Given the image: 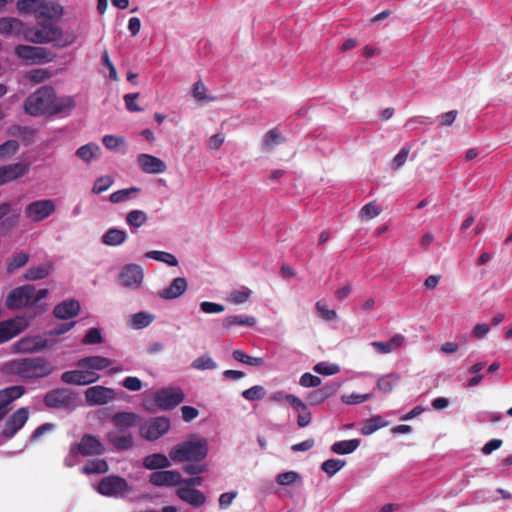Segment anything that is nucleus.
I'll list each match as a JSON object with an SVG mask.
<instances>
[{"label":"nucleus","instance_id":"f257e3e1","mask_svg":"<svg viewBox=\"0 0 512 512\" xmlns=\"http://www.w3.org/2000/svg\"><path fill=\"white\" fill-rule=\"evenodd\" d=\"M72 96L58 97L51 86H42L24 101V111L31 116H54L69 114L75 108Z\"/></svg>","mask_w":512,"mask_h":512},{"label":"nucleus","instance_id":"f03ea898","mask_svg":"<svg viewBox=\"0 0 512 512\" xmlns=\"http://www.w3.org/2000/svg\"><path fill=\"white\" fill-rule=\"evenodd\" d=\"M23 36L29 42L36 44L53 43L58 48L70 46L76 39L75 35L65 34L60 27L51 22L41 24L38 27L26 28Z\"/></svg>","mask_w":512,"mask_h":512},{"label":"nucleus","instance_id":"7ed1b4c3","mask_svg":"<svg viewBox=\"0 0 512 512\" xmlns=\"http://www.w3.org/2000/svg\"><path fill=\"white\" fill-rule=\"evenodd\" d=\"M8 370L23 380H34L49 376L54 370L52 363L42 356L14 359Z\"/></svg>","mask_w":512,"mask_h":512},{"label":"nucleus","instance_id":"20e7f679","mask_svg":"<svg viewBox=\"0 0 512 512\" xmlns=\"http://www.w3.org/2000/svg\"><path fill=\"white\" fill-rule=\"evenodd\" d=\"M208 454V442L204 437L193 436L171 448L169 458L174 462H199Z\"/></svg>","mask_w":512,"mask_h":512},{"label":"nucleus","instance_id":"39448f33","mask_svg":"<svg viewBox=\"0 0 512 512\" xmlns=\"http://www.w3.org/2000/svg\"><path fill=\"white\" fill-rule=\"evenodd\" d=\"M96 490L105 497L122 498L130 494L133 488L123 477L109 475L99 481Z\"/></svg>","mask_w":512,"mask_h":512},{"label":"nucleus","instance_id":"423d86ee","mask_svg":"<svg viewBox=\"0 0 512 512\" xmlns=\"http://www.w3.org/2000/svg\"><path fill=\"white\" fill-rule=\"evenodd\" d=\"M17 57L28 64H45L53 61L56 54L47 48L29 45H17L14 49Z\"/></svg>","mask_w":512,"mask_h":512},{"label":"nucleus","instance_id":"0eeeda50","mask_svg":"<svg viewBox=\"0 0 512 512\" xmlns=\"http://www.w3.org/2000/svg\"><path fill=\"white\" fill-rule=\"evenodd\" d=\"M171 423L165 416L153 417L146 420L140 426V435L148 441H155L165 435L170 429Z\"/></svg>","mask_w":512,"mask_h":512},{"label":"nucleus","instance_id":"6e6552de","mask_svg":"<svg viewBox=\"0 0 512 512\" xmlns=\"http://www.w3.org/2000/svg\"><path fill=\"white\" fill-rule=\"evenodd\" d=\"M76 395L66 388H57L44 396L43 402L50 409H71L75 405Z\"/></svg>","mask_w":512,"mask_h":512},{"label":"nucleus","instance_id":"1a4fd4ad","mask_svg":"<svg viewBox=\"0 0 512 512\" xmlns=\"http://www.w3.org/2000/svg\"><path fill=\"white\" fill-rule=\"evenodd\" d=\"M35 286L26 284L12 289L6 298V306L9 309H20L33 306Z\"/></svg>","mask_w":512,"mask_h":512},{"label":"nucleus","instance_id":"9d476101","mask_svg":"<svg viewBox=\"0 0 512 512\" xmlns=\"http://www.w3.org/2000/svg\"><path fill=\"white\" fill-rule=\"evenodd\" d=\"M48 347V340L42 336H25L12 345V351L16 354H33Z\"/></svg>","mask_w":512,"mask_h":512},{"label":"nucleus","instance_id":"9b49d317","mask_svg":"<svg viewBox=\"0 0 512 512\" xmlns=\"http://www.w3.org/2000/svg\"><path fill=\"white\" fill-rule=\"evenodd\" d=\"M29 419V409L21 407L12 413L5 421L1 435L3 438L12 439Z\"/></svg>","mask_w":512,"mask_h":512},{"label":"nucleus","instance_id":"f8f14e48","mask_svg":"<svg viewBox=\"0 0 512 512\" xmlns=\"http://www.w3.org/2000/svg\"><path fill=\"white\" fill-rule=\"evenodd\" d=\"M184 400V393L180 388H163L154 393V401L157 408L170 410Z\"/></svg>","mask_w":512,"mask_h":512},{"label":"nucleus","instance_id":"ddd939ff","mask_svg":"<svg viewBox=\"0 0 512 512\" xmlns=\"http://www.w3.org/2000/svg\"><path fill=\"white\" fill-rule=\"evenodd\" d=\"M55 210L56 205L53 200L41 199L28 204L25 214L32 222H40L52 215Z\"/></svg>","mask_w":512,"mask_h":512},{"label":"nucleus","instance_id":"4468645a","mask_svg":"<svg viewBox=\"0 0 512 512\" xmlns=\"http://www.w3.org/2000/svg\"><path fill=\"white\" fill-rule=\"evenodd\" d=\"M29 326L24 317H15L0 321V344L6 343L21 334Z\"/></svg>","mask_w":512,"mask_h":512},{"label":"nucleus","instance_id":"2eb2a0df","mask_svg":"<svg viewBox=\"0 0 512 512\" xmlns=\"http://www.w3.org/2000/svg\"><path fill=\"white\" fill-rule=\"evenodd\" d=\"M70 452L73 455L93 456L101 455L104 453V447L95 436L91 434H85L82 436L79 443H75L71 446Z\"/></svg>","mask_w":512,"mask_h":512},{"label":"nucleus","instance_id":"dca6fc26","mask_svg":"<svg viewBox=\"0 0 512 512\" xmlns=\"http://www.w3.org/2000/svg\"><path fill=\"white\" fill-rule=\"evenodd\" d=\"M143 278V269L137 264L125 265L119 274L120 284L128 288H139L143 282Z\"/></svg>","mask_w":512,"mask_h":512},{"label":"nucleus","instance_id":"f3484780","mask_svg":"<svg viewBox=\"0 0 512 512\" xmlns=\"http://www.w3.org/2000/svg\"><path fill=\"white\" fill-rule=\"evenodd\" d=\"M183 478L176 470H161L150 474L149 482L156 487L181 486Z\"/></svg>","mask_w":512,"mask_h":512},{"label":"nucleus","instance_id":"a211bd4d","mask_svg":"<svg viewBox=\"0 0 512 512\" xmlns=\"http://www.w3.org/2000/svg\"><path fill=\"white\" fill-rule=\"evenodd\" d=\"M116 397L112 388L104 386H92L85 391L86 402L90 406L104 405Z\"/></svg>","mask_w":512,"mask_h":512},{"label":"nucleus","instance_id":"6ab92c4d","mask_svg":"<svg viewBox=\"0 0 512 512\" xmlns=\"http://www.w3.org/2000/svg\"><path fill=\"white\" fill-rule=\"evenodd\" d=\"M100 376L89 370H71L62 373L61 380L66 384L88 385L98 381Z\"/></svg>","mask_w":512,"mask_h":512},{"label":"nucleus","instance_id":"aec40b11","mask_svg":"<svg viewBox=\"0 0 512 512\" xmlns=\"http://www.w3.org/2000/svg\"><path fill=\"white\" fill-rule=\"evenodd\" d=\"M25 393V388L20 385L10 386L0 390V421L11 410V403Z\"/></svg>","mask_w":512,"mask_h":512},{"label":"nucleus","instance_id":"412c9836","mask_svg":"<svg viewBox=\"0 0 512 512\" xmlns=\"http://www.w3.org/2000/svg\"><path fill=\"white\" fill-rule=\"evenodd\" d=\"M137 163L141 170L147 174H160L167 170V165L163 160L150 154H139Z\"/></svg>","mask_w":512,"mask_h":512},{"label":"nucleus","instance_id":"4be33fe9","mask_svg":"<svg viewBox=\"0 0 512 512\" xmlns=\"http://www.w3.org/2000/svg\"><path fill=\"white\" fill-rule=\"evenodd\" d=\"M29 171V165L24 163L0 166V185L22 178Z\"/></svg>","mask_w":512,"mask_h":512},{"label":"nucleus","instance_id":"5701e85b","mask_svg":"<svg viewBox=\"0 0 512 512\" xmlns=\"http://www.w3.org/2000/svg\"><path fill=\"white\" fill-rule=\"evenodd\" d=\"M188 283L186 278L177 277L173 279L171 284L158 292V296L165 300H172L180 297L187 290Z\"/></svg>","mask_w":512,"mask_h":512},{"label":"nucleus","instance_id":"b1692460","mask_svg":"<svg viewBox=\"0 0 512 512\" xmlns=\"http://www.w3.org/2000/svg\"><path fill=\"white\" fill-rule=\"evenodd\" d=\"M177 496L193 507H201L206 502L205 494L194 488H179Z\"/></svg>","mask_w":512,"mask_h":512},{"label":"nucleus","instance_id":"393cba45","mask_svg":"<svg viewBox=\"0 0 512 512\" xmlns=\"http://www.w3.org/2000/svg\"><path fill=\"white\" fill-rule=\"evenodd\" d=\"M112 365V360L103 356H89L80 359L77 366L85 368L89 371H100L109 368Z\"/></svg>","mask_w":512,"mask_h":512},{"label":"nucleus","instance_id":"a878e982","mask_svg":"<svg viewBox=\"0 0 512 512\" xmlns=\"http://www.w3.org/2000/svg\"><path fill=\"white\" fill-rule=\"evenodd\" d=\"M80 311V304L76 300H65L55 306L53 314L58 319H69Z\"/></svg>","mask_w":512,"mask_h":512},{"label":"nucleus","instance_id":"bb28decb","mask_svg":"<svg viewBox=\"0 0 512 512\" xmlns=\"http://www.w3.org/2000/svg\"><path fill=\"white\" fill-rule=\"evenodd\" d=\"M108 442L117 450L125 451L133 446V437L130 433L120 435L116 431H110L106 434Z\"/></svg>","mask_w":512,"mask_h":512},{"label":"nucleus","instance_id":"cd10ccee","mask_svg":"<svg viewBox=\"0 0 512 512\" xmlns=\"http://www.w3.org/2000/svg\"><path fill=\"white\" fill-rule=\"evenodd\" d=\"M138 421V415L133 412H118L111 418L113 425L119 428L120 431L136 426Z\"/></svg>","mask_w":512,"mask_h":512},{"label":"nucleus","instance_id":"c85d7f7f","mask_svg":"<svg viewBox=\"0 0 512 512\" xmlns=\"http://www.w3.org/2000/svg\"><path fill=\"white\" fill-rule=\"evenodd\" d=\"M26 30L23 22L13 17L0 18V34L23 35Z\"/></svg>","mask_w":512,"mask_h":512},{"label":"nucleus","instance_id":"c756f323","mask_svg":"<svg viewBox=\"0 0 512 512\" xmlns=\"http://www.w3.org/2000/svg\"><path fill=\"white\" fill-rule=\"evenodd\" d=\"M52 270V263L45 262L38 266L28 268L24 274V278L29 281L41 280L49 276Z\"/></svg>","mask_w":512,"mask_h":512},{"label":"nucleus","instance_id":"7c9ffc66","mask_svg":"<svg viewBox=\"0 0 512 512\" xmlns=\"http://www.w3.org/2000/svg\"><path fill=\"white\" fill-rule=\"evenodd\" d=\"M170 465L168 457L161 453L150 454L143 460V466L148 470L166 469Z\"/></svg>","mask_w":512,"mask_h":512},{"label":"nucleus","instance_id":"2f4dec72","mask_svg":"<svg viewBox=\"0 0 512 512\" xmlns=\"http://www.w3.org/2000/svg\"><path fill=\"white\" fill-rule=\"evenodd\" d=\"M256 324V319L248 315H230L222 320V327L229 330L234 326H249Z\"/></svg>","mask_w":512,"mask_h":512},{"label":"nucleus","instance_id":"473e14b6","mask_svg":"<svg viewBox=\"0 0 512 512\" xmlns=\"http://www.w3.org/2000/svg\"><path fill=\"white\" fill-rule=\"evenodd\" d=\"M126 239V232L117 228L107 230L102 236V242L108 246H118L124 243Z\"/></svg>","mask_w":512,"mask_h":512},{"label":"nucleus","instance_id":"72a5a7b5","mask_svg":"<svg viewBox=\"0 0 512 512\" xmlns=\"http://www.w3.org/2000/svg\"><path fill=\"white\" fill-rule=\"evenodd\" d=\"M400 381V374L390 373L378 379L377 387L383 393H390L400 383Z\"/></svg>","mask_w":512,"mask_h":512},{"label":"nucleus","instance_id":"f704fd0d","mask_svg":"<svg viewBox=\"0 0 512 512\" xmlns=\"http://www.w3.org/2000/svg\"><path fill=\"white\" fill-rule=\"evenodd\" d=\"M360 442V439L338 441L332 445L331 451L340 455L350 454L359 447Z\"/></svg>","mask_w":512,"mask_h":512},{"label":"nucleus","instance_id":"c9c22d12","mask_svg":"<svg viewBox=\"0 0 512 512\" xmlns=\"http://www.w3.org/2000/svg\"><path fill=\"white\" fill-rule=\"evenodd\" d=\"M100 147L96 143H88L76 150V156L85 162H90L93 158L98 157Z\"/></svg>","mask_w":512,"mask_h":512},{"label":"nucleus","instance_id":"e433bc0d","mask_svg":"<svg viewBox=\"0 0 512 512\" xmlns=\"http://www.w3.org/2000/svg\"><path fill=\"white\" fill-rule=\"evenodd\" d=\"M285 141V138L281 135L278 128L270 129L264 136L263 139V150L269 151L275 145H279Z\"/></svg>","mask_w":512,"mask_h":512},{"label":"nucleus","instance_id":"4c0bfd02","mask_svg":"<svg viewBox=\"0 0 512 512\" xmlns=\"http://www.w3.org/2000/svg\"><path fill=\"white\" fill-rule=\"evenodd\" d=\"M30 259V255L27 252H18L12 255L7 263L6 270L8 273H13L21 267L25 266Z\"/></svg>","mask_w":512,"mask_h":512},{"label":"nucleus","instance_id":"58836bf2","mask_svg":"<svg viewBox=\"0 0 512 512\" xmlns=\"http://www.w3.org/2000/svg\"><path fill=\"white\" fill-rule=\"evenodd\" d=\"M145 257L154 259L159 262L166 263L169 266H177L178 265L177 258L173 254H171L169 252H165V251H157V250L148 251L145 253Z\"/></svg>","mask_w":512,"mask_h":512},{"label":"nucleus","instance_id":"ea45409f","mask_svg":"<svg viewBox=\"0 0 512 512\" xmlns=\"http://www.w3.org/2000/svg\"><path fill=\"white\" fill-rule=\"evenodd\" d=\"M154 318V315L141 311L131 316L130 323L133 328L142 329L149 326L153 322Z\"/></svg>","mask_w":512,"mask_h":512},{"label":"nucleus","instance_id":"a19ab883","mask_svg":"<svg viewBox=\"0 0 512 512\" xmlns=\"http://www.w3.org/2000/svg\"><path fill=\"white\" fill-rule=\"evenodd\" d=\"M109 470V465L104 459L89 461L83 468L85 474H104Z\"/></svg>","mask_w":512,"mask_h":512},{"label":"nucleus","instance_id":"79ce46f5","mask_svg":"<svg viewBox=\"0 0 512 512\" xmlns=\"http://www.w3.org/2000/svg\"><path fill=\"white\" fill-rule=\"evenodd\" d=\"M148 216L143 210H132L126 215V222L129 226L140 228L147 222Z\"/></svg>","mask_w":512,"mask_h":512},{"label":"nucleus","instance_id":"37998d69","mask_svg":"<svg viewBox=\"0 0 512 512\" xmlns=\"http://www.w3.org/2000/svg\"><path fill=\"white\" fill-rule=\"evenodd\" d=\"M386 425L387 423L383 420L381 416H373L364 423L361 432L363 435H369L374 433L378 429L385 427Z\"/></svg>","mask_w":512,"mask_h":512},{"label":"nucleus","instance_id":"c03bdc74","mask_svg":"<svg viewBox=\"0 0 512 512\" xmlns=\"http://www.w3.org/2000/svg\"><path fill=\"white\" fill-rule=\"evenodd\" d=\"M140 192V188L138 187H130L126 189H121L113 192L110 195V201L112 203H121L130 199L131 195H137Z\"/></svg>","mask_w":512,"mask_h":512},{"label":"nucleus","instance_id":"a18cd8bd","mask_svg":"<svg viewBox=\"0 0 512 512\" xmlns=\"http://www.w3.org/2000/svg\"><path fill=\"white\" fill-rule=\"evenodd\" d=\"M232 355L236 361H239L250 366H261L264 363L263 358L250 356L246 354L243 350H234Z\"/></svg>","mask_w":512,"mask_h":512},{"label":"nucleus","instance_id":"49530a36","mask_svg":"<svg viewBox=\"0 0 512 512\" xmlns=\"http://www.w3.org/2000/svg\"><path fill=\"white\" fill-rule=\"evenodd\" d=\"M372 397H373L372 393L360 394V393L353 392L351 394H344V395H342L341 396V400H342L343 403H345L347 405H355V404H360V403H363L365 401H368Z\"/></svg>","mask_w":512,"mask_h":512},{"label":"nucleus","instance_id":"de8ad7c7","mask_svg":"<svg viewBox=\"0 0 512 512\" xmlns=\"http://www.w3.org/2000/svg\"><path fill=\"white\" fill-rule=\"evenodd\" d=\"M192 367L197 370H212L215 369L217 365L211 356L205 354L196 358L192 363Z\"/></svg>","mask_w":512,"mask_h":512},{"label":"nucleus","instance_id":"09e8293b","mask_svg":"<svg viewBox=\"0 0 512 512\" xmlns=\"http://www.w3.org/2000/svg\"><path fill=\"white\" fill-rule=\"evenodd\" d=\"M344 465V460L329 459L322 463V470L325 471L329 476H333L335 473L340 471Z\"/></svg>","mask_w":512,"mask_h":512},{"label":"nucleus","instance_id":"8fccbe9b","mask_svg":"<svg viewBox=\"0 0 512 512\" xmlns=\"http://www.w3.org/2000/svg\"><path fill=\"white\" fill-rule=\"evenodd\" d=\"M411 147L409 145H405L401 148V150L395 155L392 161V169L397 170L400 167H402L405 162L407 161V158L409 156Z\"/></svg>","mask_w":512,"mask_h":512},{"label":"nucleus","instance_id":"3c124183","mask_svg":"<svg viewBox=\"0 0 512 512\" xmlns=\"http://www.w3.org/2000/svg\"><path fill=\"white\" fill-rule=\"evenodd\" d=\"M265 395V389L264 387L260 386V385H255L249 389H246L242 392V396L246 399V400H249V401H254V400H260L264 397Z\"/></svg>","mask_w":512,"mask_h":512},{"label":"nucleus","instance_id":"603ef678","mask_svg":"<svg viewBox=\"0 0 512 512\" xmlns=\"http://www.w3.org/2000/svg\"><path fill=\"white\" fill-rule=\"evenodd\" d=\"M19 144L16 140H7L0 145V158H7L16 153Z\"/></svg>","mask_w":512,"mask_h":512},{"label":"nucleus","instance_id":"864d4df0","mask_svg":"<svg viewBox=\"0 0 512 512\" xmlns=\"http://www.w3.org/2000/svg\"><path fill=\"white\" fill-rule=\"evenodd\" d=\"M112 184L113 180L110 176H102L95 181L92 192L100 194L106 191Z\"/></svg>","mask_w":512,"mask_h":512},{"label":"nucleus","instance_id":"5fc2aeb1","mask_svg":"<svg viewBox=\"0 0 512 512\" xmlns=\"http://www.w3.org/2000/svg\"><path fill=\"white\" fill-rule=\"evenodd\" d=\"M102 342V334L97 328H90L82 340L83 344H99Z\"/></svg>","mask_w":512,"mask_h":512},{"label":"nucleus","instance_id":"6e6d98bb","mask_svg":"<svg viewBox=\"0 0 512 512\" xmlns=\"http://www.w3.org/2000/svg\"><path fill=\"white\" fill-rule=\"evenodd\" d=\"M200 308L206 314H218L224 312L225 310V307L222 304L209 301L201 302Z\"/></svg>","mask_w":512,"mask_h":512},{"label":"nucleus","instance_id":"4d7b16f0","mask_svg":"<svg viewBox=\"0 0 512 512\" xmlns=\"http://www.w3.org/2000/svg\"><path fill=\"white\" fill-rule=\"evenodd\" d=\"M297 479H299V475L296 472L290 471L279 474L276 481L279 485L288 486L294 484Z\"/></svg>","mask_w":512,"mask_h":512},{"label":"nucleus","instance_id":"13d9d810","mask_svg":"<svg viewBox=\"0 0 512 512\" xmlns=\"http://www.w3.org/2000/svg\"><path fill=\"white\" fill-rule=\"evenodd\" d=\"M297 412V424L299 427L307 426L311 421V413L307 406L304 404L301 408L296 410Z\"/></svg>","mask_w":512,"mask_h":512},{"label":"nucleus","instance_id":"bf43d9fd","mask_svg":"<svg viewBox=\"0 0 512 512\" xmlns=\"http://www.w3.org/2000/svg\"><path fill=\"white\" fill-rule=\"evenodd\" d=\"M51 73L46 69H33L29 72L28 78L34 83H41L50 78Z\"/></svg>","mask_w":512,"mask_h":512},{"label":"nucleus","instance_id":"052dcab7","mask_svg":"<svg viewBox=\"0 0 512 512\" xmlns=\"http://www.w3.org/2000/svg\"><path fill=\"white\" fill-rule=\"evenodd\" d=\"M124 143V138L120 136L106 135L103 138V144L109 150H115L117 147L123 145Z\"/></svg>","mask_w":512,"mask_h":512},{"label":"nucleus","instance_id":"680f3d73","mask_svg":"<svg viewBox=\"0 0 512 512\" xmlns=\"http://www.w3.org/2000/svg\"><path fill=\"white\" fill-rule=\"evenodd\" d=\"M381 213V209L378 208L373 202L365 204L361 209V217L372 219Z\"/></svg>","mask_w":512,"mask_h":512},{"label":"nucleus","instance_id":"e2e57ef3","mask_svg":"<svg viewBox=\"0 0 512 512\" xmlns=\"http://www.w3.org/2000/svg\"><path fill=\"white\" fill-rule=\"evenodd\" d=\"M102 64L109 69V78L113 81H118L119 77L116 71V68L112 61L110 60L109 54L107 50H104L102 54Z\"/></svg>","mask_w":512,"mask_h":512},{"label":"nucleus","instance_id":"0e129e2a","mask_svg":"<svg viewBox=\"0 0 512 512\" xmlns=\"http://www.w3.org/2000/svg\"><path fill=\"white\" fill-rule=\"evenodd\" d=\"M208 469L204 463H190L183 467V471L189 475H199L206 472Z\"/></svg>","mask_w":512,"mask_h":512},{"label":"nucleus","instance_id":"69168bd1","mask_svg":"<svg viewBox=\"0 0 512 512\" xmlns=\"http://www.w3.org/2000/svg\"><path fill=\"white\" fill-rule=\"evenodd\" d=\"M138 97H139V93H129L124 96L125 106L128 111H131V112L142 111V108H140L136 103V100Z\"/></svg>","mask_w":512,"mask_h":512},{"label":"nucleus","instance_id":"338daca9","mask_svg":"<svg viewBox=\"0 0 512 512\" xmlns=\"http://www.w3.org/2000/svg\"><path fill=\"white\" fill-rule=\"evenodd\" d=\"M122 385L124 388L130 390V391H139L142 389V381L138 377L134 376H128L126 377Z\"/></svg>","mask_w":512,"mask_h":512},{"label":"nucleus","instance_id":"774afa93","mask_svg":"<svg viewBox=\"0 0 512 512\" xmlns=\"http://www.w3.org/2000/svg\"><path fill=\"white\" fill-rule=\"evenodd\" d=\"M341 385L342 383L340 381H331L325 385L322 384V400L336 393Z\"/></svg>","mask_w":512,"mask_h":512}]
</instances>
